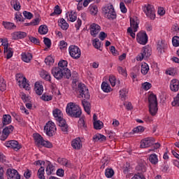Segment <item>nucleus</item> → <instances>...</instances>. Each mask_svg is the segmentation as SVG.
Instances as JSON below:
<instances>
[{
	"label": "nucleus",
	"instance_id": "5701e85b",
	"mask_svg": "<svg viewBox=\"0 0 179 179\" xmlns=\"http://www.w3.org/2000/svg\"><path fill=\"white\" fill-rule=\"evenodd\" d=\"M21 57H22V61L24 62H26L27 64H29V62H30V61H31L33 58V55H31V53L29 52H22L21 55Z\"/></svg>",
	"mask_w": 179,
	"mask_h": 179
},
{
	"label": "nucleus",
	"instance_id": "680f3d73",
	"mask_svg": "<svg viewBox=\"0 0 179 179\" xmlns=\"http://www.w3.org/2000/svg\"><path fill=\"white\" fill-rule=\"evenodd\" d=\"M127 34H129V36H131L132 38H135L136 37L135 31H134V29L132 28L129 27L127 29Z\"/></svg>",
	"mask_w": 179,
	"mask_h": 179
},
{
	"label": "nucleus",
	"instance_id": "c03bdc74",
	"mask_svg": "<svg viewBox=\"0 0 179 179\" xmlns=\"http://www.w3.org/2000/svg\"><path fill=\"white\" fill-rule=\"evenodd\" d=\"M90 12L91 15H97V12H99V9L97 8V6L92 5L90 6Z\"/></svg>",
	"mask_w": 179,
	"mask_h": 179
},
{
	"label": "nucleus",
	"instance_id": "ea45409f",
	"mask_svg": "<svg viewBox=\"0 0 179 179\" xmlns=\"http://www.w3.org/2000/svg\"><path fill=\"white\" fill-rule=\"evenodd\" d=\"M0 90L1 92L6 90V83H5V80L2 77H0Z\"/></svg>",
	"mask_w": 179,
	"mask_h": 179
},
{
	"label": "nucleus",
	"instance_id": "f8f14e48",
	"mask_svg": "<svg viewBox=\"0 0 179 179\" xmlns=\"http://www.w3.org/2000/svg\"><path fill=\"white\" fill-rule=\"evenodd\" d=\"M67 66L68 62L66 60H60L58 63L57 68H60V69L64 71V72H66L65 75H66L67 78H71V76H72V73L69 69H67Z\"/></svg>",
	"mask_w": 179,
	"mask_h": 179
},
{
	"label": "nucleus",
	"instance_id": "0e129e2a",
	"mask_svg": "<svg viewBox=\"0 0 179 179\" xmlns=\"http://www.w3.org/2000/svg\"><path fill=\"white\" fill-rule=\"evenodd\" d=\"M120 8L122 13H127V7H125L124 2H120Z\"/></svg>",
	"mask_w": 179,
	"mask_h": 179
},
{
	"label": "nucleus",
	"instance_id": "412c9836",
	"mask_svg": "<svg viewBox=\"0 0 179 179\" xmlns=\"http://www.w3.org/2000/svg\"><path fill=\"white\" fill-rule=\"evenodd\" d=\"M17 82H18L20 85L22 83L23 88L26 89V90H29V89H30L29 87L30 85H29V83H27V79L26 77H19V78H17Z\"/></svg>",
	"mask_w": 179,
	"mask_h": 179
},
{
	"label": "nucleus",
	"instance_id": "338daca9",
	"mask_svg": "<svg viewBox=\"0 0 179 179\" xmlns=\"http://www.w3.org/2000/svg\"><path fill=\"white\" fill-rule=\"evenodd\" d=\"M23 15H24V17H26V19L30 20L33 17V14L30 12L24 11Z\"/></svg>",
	"mask_w": 179,
	"mask_h": 179
},
{
	"label": "nucleus",
	"instance_id": "f3484780",
	"mask_svg": "<svg viewBox=\"0 0 179 179\" xmlns=\"http://www.w3.org/2000/svg\"><path fill=\"white\" fill-rule=\"evenodd\" d=\"M100 30H101V27L96 23H93L90 26V31L92 37H96L98 33H100Z\"/></svg>",
	"mask_w": 179,
	"mask_h": 179
},
{
	"label": "nucleus",
	"instance_id": "de8ad7c7",
	"mask_svg": "<svg viewBox=\"0 0 179 179\" xmlns=\"http://www.w3.org/2000/svg\"><path fill=\"white\" fill-rule=\"evenodd\" d=\"M62 13V10L59 8V6L57 5L55 7V10L50 14V16H54V15H61Z\"/></svg>",
	"mask_w": 179,
	"mask_h": 179
},
{
	"label": "nucleus",
	"instance_id": "a19ab883",
	"mask_svg": "<svg viewBox=\"0 0 179 179\" xmlns=\"http://www.w3.org/2000/svg\"><path fill=\"white\" fill-rule=\"evenodd\" d=\"M103 122L100 120H96L94 122V129H101L103 128Z\"/></svg>",
	"mask_w": 179,
	"mask_h": 179
},
{
	"label": "nucleus",
	"instance_id": "69168bd1",
	"mask_svg": "<svg viewBox=\"0 0 179 179\" xmlns=\"http://www.w3.org/2000/svg\"><path fill=\"white\" fill-rule=\"evenodd\" d=\"M13 8L15 9V10H20V3H19L17 0H15L14 1Z\"/></svg>",
	"mask_w": 179,
	"mask_h": 179
},
{
	"label": "nucleus",
	"instance_id": "9b49d317",
	"mask_svg": "<svg viewBox=\"0 0 179 179\" xmlns=\"http://www.w3.org/2000/svg\"><path fill=\"white\" fill-rule=\"evenodd\" d=\"M4 145L6 148L13 149V150H15V152H17V150L22 149V145L16 140L6 141Z\"/></svg>",
	"mask_w": 179,
	"mask_h": 179
},
{
	"label": "nucleus",
	"instance_id": "20e7f679",
	"mask_svg": "<svg viewBox=\"0 0 179 179\" xmlns=\"http://www.w3.org/2000/svg\"><path fill=\"white\" fill-rule=\"evenodd\" d=\"M102 11L106 19H108L109 20H114V19H117V13H115V10L114 9V6H113V4L106 6L102 8Z\"/></svg>",
	"mask_w": 179,
	"mask_h": 179
},
{
	"label": "nucleus",
	"instance_id": "4be33fe9",
	"mask_svg": "<svg viewBox=\"0 0 179 179\" xmlns=\"http://www.w3.org/2000/svg\"><path fill=\"white\" fill-rule=\"evenodd\" d=\"M170 89L171 92H178L179 80L177 79H173L170 83Z\"/></svg>",
	"mask_w": 179,
	"mask_h": 179
},
{
	"label": "nucleus",
	"instance_id": "052dcab7",
	"mask_svg": "<svg viewBox=\"0 0 179 179\" xmlns=\"http://www.w3.org/2000/svg\"><path fill=\"white\" fill-rule=\"evenodd\" d=\"M120 96L122 99V100H125V97H127V90H121L120 91Z\"/></svg>",
	"mask_w": 179,
	"mask_h": 179
},
{
	"label": "nucleus",
	"instance_id": "cd10ccee",
	"mask_svg": "<svg viewBox=\"0 0 179 179\" xmlns=\"http://www.w3.org/2000/svg\"><path fill=\"white\" fill-rule=\"evenodd\" d=\"M34 139L35 143L38 146H40V145H42L43 142L44 141V138L39 134H34Z\"/></svg>",
	"mask_w": 179,
	"mask_h": 179
},
{
	"label": "nucleus",
	"instance_id": "f257e3e1",
	"mask_svg": "<svg viewBox=\"0 0 179 179\" xmlns=\"http://www.w3.org/2000/svg\"><path fill=\"white\" fill-rule=\"evenodd\" d=\"M52 115L58 122L59 127H60L62 131L63 132H68V124H66V121L64 119L62 111L59 108H55L52 111Z\"/></svg>",
	"mask_w": 179,
	"mask_h": 179
},
{
	"label": "nucleus",
	"instance_id": "49530a36",
	"mask_svg": "<svg viewBox=\"0 0 179 179\" xmlns=\"http://www.w3.org/2000/svg\"><path fill=\"white\" fill-rule=\"evenodd\" d=\"M78 127L82 129H87V127L85 124V119L80 118V120H78Z\"/></svg>",
	"mask_w": 179,
	"mask_h": 179
},
{
	"label": "nucleus",
	"instance_id": "4c0bfd02",
	"mask_svg": "<svg viewBox=\"0 0 179 179\" xmlns=\"http://www.w3.org/2000/svg\"><path fill=\"white\" fill-rule=\"evenodd\" d=\"M148 72H149V65L146 63H142L141 73L143 75H148Z\"/></svg>",
	"mask_w": 179,
	"mask_h": 179
},
{
	"label": "nucleus",
	"instance_id": "3c124183",
	"mask_svg": "<svg viewBox=\"0 0 179 179\" xmlns=\"http://www.w3.org/2000/svg\"><path fill=\"white\" fill-rule=\"evenodd\" d=\"M45 63L46 64V65H52V64H54V59L51 56H48L45 59Z\"/></svg>",
	"mask_w": 179,
	"mask_h": 179
},
{
	"label": "nucleus",
	"instance_id": "39448f33",
	"mask_svg": "<svg viewBox=\"0 0 179 179\" xmlns=\"http://www.w3.org/2000/svg\"><path fill=\"white\" fill-rule=\"evenodd\" d=\"M52 75H53L54 78L55 79H57V80H61L62 78H66V79H69L71 77H68L66 76V73L65 70H62V69L59 67H53L51 70Z\"/></svg>",
	"mask_w": 179,
	"mask_h": 179
},
{
	"label": "nucleus",
	"instance_id": "b1692460",
	"mask_svg": "<svg viewBox=\"0 0 179 179\" xmlns=\"http://www.w3.org/2000/svg\"><path fill=\"white\" fill-rule=\"evenodd\" d=\"M34 91L38 96H41L43 92H44V87H43V85L40 84V83L36 82L34 85Z\"/></svg>",
	"mask_w": 179,
	"mask_h": 179
},
{
	"label": "nucleus",
	"instance_id": "e2e57ef3",
	"mask_svg": "<svg viewBox=\"0 0 179 179\" xmlns=\"http://www.w3.org/2000/svg\"><path fill=\"white\" fill-rule=\"evenodd\" d=\"M68 46V43L65 42L64 41H61L59 43V48L62 50H65L66 47Z\"/></svg>",
	"mask_w": 179,
	"mask_h": 179
},
{
	"label": "nucleus",
	"instance_id": "c9c22d12",
	"mask_svg": "<svg viewBox=\"0 0 179 179\" xmlns=\"http://www.w3.org/2000/svg\"><path fill=\"white\" fill-rule=\"evenodd\" d=\"M149 160L151 164H157L159 163V159L157 158V155L156 154H152L149 156Z\"/></svg>",
	"mask_w": 179,
	"mask_h": 179
},
{
	"label": "nucleus",
	"instance_id": "7ed1b4c3",
	"mask_svg": "<svg viewBox=\"0 0 179 179\" xmlns=\"http://www.w3.org/2000/svg\"><path fill=\"white\" fill-rule=\"evenodd\" d=\"M148 103L150 114L153 117L157 114V111L159 110V108H157V97L155 94H150L148 97Z\"/></svg>",
	"mask_w": 179,
	"mask_h": 179
},
{
	"label": "nucleus",
	"instance_id": "5fc2aeb1",
	"mask_svg": "<svg viewBox=\"0 0 179 179\" xmlns=\"http://www.w3.org/2000/svg\"><path fill=\"white\" fill-rule=\"evenodd\" d=\"M41 146H44L45 148H52V143L48 141L43 140Z\"/></svg>",
	"mask_w": 179,
	"mask_h": 179
},
{
	"label": "nucleus",
	"instance_id": "a211bd4d",
	"mask_svg": "<svg viewBox=\"0 0 179 179\" xmlns=\"http://www.w3.org/2000/svg\"><path fill=\"white\" fill-rule=\"evenodd\" d=\"M130 26L131 29H132L134 32L138 31L139 27V20L138 19V17L134 16L130 17Z\"/></svg>",
	"mask_w": 179,
	"mask_h": 179
},
{
	"label": "nucleus",
	"instance_id": "2eb2a0df",
	"mask_svg": "<svg viewBox=\"0 0 179 179\" xmlns=\"http://www.w3.org/2000/svg\"><path fill=\"white\" fill-rule=\"evenodd\" d=\"M153 143H155V138L152 137H148L141 140L140 148H141V149L150 148V146H152Z\"/></svg>",
	"mask_w": 179,
	"mask_h": 179
},
{
	"label": "nucleus",
	"instance_id": "6e6552de",
	"mask_svg": "<svg viewBox=\"0 0 179 179\" xmlns=\"http://www.w3.org/2000/svg\"><path fill=\"white\" fill-rule=\"evenodd\" d=\"M152 55V48L146 45L144 46L141 53L137 56V61H142L145 58H149Z\"/></svg>",
	"mask_w": 179,
	"mask_h": 179
},
{
	"label": "nucleus",
	"instance_id": "a878e982",
	"mask_svg": "<svg viewBox=\"0 0 179 179\" xmlns=\"http://www.w3.org/2000/svg\"><path fill=\"white\" fill-rule=\"evenodd\" d=\"M106 137L100 134H95L92 138L93 142H106Z\"/></svg>",
	"mask_w": 179,
	"mask_h": 179
},
{
	"label": "nucleus",
	"instance_id": "a18cd8bd",
	"mask_svg": "<svg viewBox=\"0 0 179 179\" xmlns=\"http://www.w3.org/2000/svg\"><path fill=\"white\" fill-rule=\"evenodd\" d=\"M105 175L107 178H111L114 176V170L113 169H107L105 171Z\"/></svg>",
	"mask_w": 179,
	"mask_h": 179
},
{
	"label": "nucleus",
	"instance_id": "37998d69",
	"mask_svg": "<svg viewBox=\"0 0 179 179\" xmlns=\"http://www.w3.org/2000/svg\"><path fill=\"white\" fill-rule=\"evenodd\" d=\"M44 167L41 166L38 170V177L39 179H45V176H44Z\"/></svg>",
	"mask_w": 179,
	"mask_h": 179
},
{
	"label": "nucleus",
	"instance_id": "6e6d98bb",
	"mask_svg": "<svg viewBox=\"0 0 179 179\" xmlns=\"http://www.w3.org/2000/svg\"><path fill=\"white\" fill-rule=\"evenodd\" d=\"M172 106L173 107L178 106L179 107V94L174 98L173 101L172 102Z\"/></svg>",
	"mask_w": 179,
	"mask_h": 179
},
{
	"label": "nucleus",
	"instance_id": "aec40b11",
	"mask_svg": "<svg viewBox=\"0 0 179 179\" xmlns=\"http://www.w3.org/2000/svg\"><path fill=\"white\" fill-rule=\"evenodd\" d=\"M71 146L73 149H76L77 150L82 149L83 145L80 138H76V139H73L71 142Z\"/></svg>",
	"mask_w": 179,
	"mask_h": 179
},
{
	"label": "nucleus",
	"instance_id": "8fccbe9b",
	"mask_svg": "<svg viewBox=\"0 0 179 179\" xmlns=\"http://www.w3.org/2000/svg\"><path fill=\"white\" fill-rule=\"evenodd\" d=\"M41 99L43 100V101H51V100H52V96L45 93L42 95Z\"/></svg>",
	"mask_w": 179,
	"mask_h": 179
},
{
	"label": "nucleus",
	"instance_id": "f03ea898",
	"mask_svg": "<svg viewBox=\"0 0 179 179\" xmlns=\"http://www.w3.org/2000/svg\"><path fill=\"white\" fill-rule=\"evenodd\" d=\"M66 112L69 117H73V118H80V115H82V110L80 109V107L73 103L67 104Z\"/></svg>",
	"mask_w": 179,
	"mask_h": 179
},
{
	"label": "nucleus",
	"instance_id": "4d7b16f0",
	"mask_svg": "<svg viewBox=\"0 0 179 179\" xmlns=\"http://www.w3.org/2000/svg\"><path fill=\"white\" fill-rule=\"evenodd\" d=\"M142 87L144 90H149L152 87V84L148 82H145L142 84Z\"/></svg>",
	"mask_w": 179,
	"mask_h": 179
},
{
	"label": "nucleus",
	"instance_id": "423d86ee",
	"mask_svg": "<svg viewBox=\"0 0 179 179\" xmlns=\"http://www.w3.org/2000/svg\"><path fill=\"white\" fill-rule=\"evenodd\" d=\"M143 12L145 13L147 17H149L152 20L156 17V10L155 7L151 4H145L143 6Z\"/></svg>",
	"mask_w": 179,
	"mask_h": 179
},
{
	"label": "nucleus",
	"instance_id": "c85d7f7f",
	"mask_svg": "<svg viewBox=\"0 0 179 179\" xmlns=\"http://www.w3.org/2000/svg\"><path fill=\"white\" fill-rule=\"evenodd\" d=\"M58 25L62 30H68L69 27V24L66 23V21L64 18H61L58 21Z\"/></svg>",
	"mask_w": 179,
	"mask_h": 179
},
{
	"label": "nucleus",
	"instance_id": "9d476101",
	"mask_svg": "<svg viewBox=\"0 0 179 179\" xmlns=\"http://www.w3.org/2000/svg\"><path fill=\"white\" fill-rule=\"evenodd\" d=\"M44 131L48 136H54V135H55V132H57L55 124L49 121L44 127Z\"/></svg>",
	"mask_w": 179,
	"mask_h": 179
},
{
	"label": "nucleus",
	"instance_id": "7c9ffc66",
	"mask_svg": "<svg viewBox=\"0 0 179 179\" xmlns=\"http://www.w3.org/2000/svg\"><path fill=\"white\" fill-rule=\"evenodd\" d=\"M136 170L140 173H146V164L145 162H140L136 166Z\"/></svg>",
	"mask_w": 179,
	"mask_h": 179
},
{
	"label": "nucleus",
	"instance_id": "09e8293b",
	"mask_svg": "<svg viewBox=\"0 0 179 179\" xmlns=\"http://www.w3.org/2000/svg\"><path fill=\"white\" fill-rule=\"evenodd\" d=\"M78 19L76 13L71 12L69 15V20L70 22H75Z\"/></svg>",
	"mask_w": 179,
	"mask_h": 179
},
{
	"label": "nucleus",
	"instance_id": "393cba45",
	"mask_svg": "<svg viewBox=\"0 0 179 179\" xmlns=\"http://www.w3.org/2000/svg\"><path fill=\"white\" fill-rule=\"evenodd\" d=\"M166 47H167V45L165 44L164 41L161 40L158 41V43L157 45V50L158 52H160V54H163V52H164V50H166Z\"/></svg>",
	"mask_w": 179,
	"mask_h": 179
},
{
	"label": "nucleus",
	"instance_id": "bb28decb",
	"mask_svg": "<svg viewBox=\"0 0 179 179\" xmlns=\"http://www.w3.org/2000/svg\"><path fill=\"white\" fill-rule=\"evenodd\" d=\"M2 24L6 30H15L16 29V25L13 22L3 21Z\"/></svg>",
	"mask_w": 179,
	"mask_h": 179
},
{
	"label": "nucleus",
	"instance_id": "e433bc0d",
	"mask_svg": "<svg viewBox=\"0 0 179 179\" xmlns=\"http://www.w3.org/2000/svg\"><path fill=\"white\" fill-rule=\"evenodd\" d=\"M4 54H6L7 59H10L13 57V50L11 48H7L4 49Z\"/></svg>",
	"mask_w": 179,
	"mask_h": 179
},
{
	"label": "nucleus",
	"instance_id": "473e14b6",
	"mask_svg": "<svg viewBox=\"0 0 179 179\" xmlns=\"http://www.w3.org/2000/svg\"><path fill=\"white\" fill-rule=\"evenodd\" d=\"M54 170H55V167L51 162H48V165L46 166V174L48 176H51L54 173Z\"/></svg>",
	"mask_w": 179,
	"mask_h": 179
},
{
	"label": "nucleus",
	"instance_id": "2f4dec72",
	"mask_svg": "<svg viewBox=\"0 0 179 179\" xmlns=\"http://www.w3.org/2000/svg\"><path fill=\"white\" fill-rule=\"evenodd\" d=\"M12 122V117L10 115H3L2 118L3 125H9Z\"/></svg>",
	"mask_w": 179,
	"mask_h": 179
},
{
	"label": "nucleus",
	"instance_id": "dca6fc26",
	"mask_svg": "<svg viewBox=\"0 0 179 179\" xmlns=\"http://www.w3.org/2000/svg\"><path fill=\"white\" fill-rule=\"evenodd\" d=\"M6 175L8 179H20V175L15 169H7Z\"/></svg>",
	"mask_w": 179,
	"mask_h": 179
},
{
	"label": "nucleus",
	"instance_id": "c756f323",
	"mask_svg": "<svg viewBox=\"0 0 179 179\" xmlns=\"http://www.w3.org/2000/svg\"><path fill=\"white\" fill-rule=\"evenodd\" d=\"M87 99H85L84 100L82 101V104L84 107L85 111L90 115V102L86 101Z\"/></svg>",
	"mask_w": 179,
	"mask_h": 179
},
{
	"label": "nucleus",
	"instance_id": "13d9d810",
	"mask_svg": "<svg viewBox=\"0 0 179 179\" xmlns=\"http://www.w3.org/2000/svg\"><path fill=\"white\" fill-rule=\"evenodd\" d=\"M117 79L115 78V76H110L109 77V82L111 85V86H113V87H114V86H115V82H116Z\"/></svg>",
	"mask_w": 179,
	"mask_h": 179
},
{
	"label": "nucleus",
	"instance_id": "4468645a",
	"mask_svg": "<svg viewBox=\"0 0 179 179\" xmlns=\"http://www.w3.org/2000/svg\"><path fill=\"white\" fill-rule=\"evenodd\" d=\"M136 41L141 45H146L148 44V34L145 32H139L136 35Z\"/></svg>",
	"mask_w": 179,
	"mask_h": 179
},
{
	"label": "nucleus",
	"instance_id": "58836bf2",
	"mask_svg": "<svg viewBox=\"0 0 179 179\" xmlns=\"http://www.w3.org/2000/svg\"><path fill=\"white\" fill-rule=\"evenodd\" d=\"M38 33L40 34H47L48 33V27L46 25H41L38 28Z\"/></svg>",
	"mask_w": 179,
	"mask_h": 179
},
{
	"label": "nucleus",
	"instance_id": "0eeeda50",
	"mask_svg": "<svg viewBox=\"0 0 179 179\" xmlns=\"http://www.w3.org/2000/svg\"><path fill=\"white\" fill-rule=\"evenodd\" d=\"M78 91L80 93V96H81L83 99H85L86 100H89V99H90V92H89V88H87L85 84H78Z\"/></svg>",
	"mask_w": 179,
	"mask_h": 179
},
{
	"label": "nucleus",
	"instance_id": "6ab92c4d",
	"mask_svg": "<svg viewBox=\"0 0 179 179\" xmlns=\"http://www.w3.org/2000/svg\"><path fill=\"white\" fill-rule=\"evenodd\" d=\"M13 40H20L27 36V34L24 31H15L11 34Z\"/></svg>",
	"mask_w": 179,
	"mask_h": 179
},
{
	"label": "nucleus",
	"instance_id": "f704fd0d",
	"mask_svg": "<svg viewBox=\"0 0 179 179\" xmlns=\"http://www.w3.org/2000/svg\"><path fill=\"white\" fill-rule=\"evenodd\" d=\"M101 89L105 93H110L111 92V87L106 82L102 83Z\"/></svg>",
	"mask_w": 179,
	"mask_h": 179
},
{
	"label": "nucleus",
	"instance_id": "1a4fd4ad",
	"mask_svg": "<svg viewBox=\"0 0 179 179\" xmlns=\"http://www.w3.org/2000/svg\"><path fill=\"white\" fill-rule=\"evenodd\" d=\"M69 52L70 54L71 57L73 58V59H79L82 54L79 47L75 45H71L69 46Z\"/></svg>",
	"mask_w": 179,
	"mask_h": 179
},
{
	"label": "nucleus",
	"instance_id": "79ce46f5",
	"mask_svg": "<svg viewBox=\"0 0 179 179\" xmlns=\"http://www.w3.org/2000/svg\"><path fill=\"white\" fill-rule=\"evenodd\" d=\"M92 45H94V48H96V50H100V48L101 47V42L99 38H95L93 41Z\"/></svg>",
	"mask_w": 179,
	"mask_h": 179
},
{
	"label": "nucleus",
	"instance_id": "ddd939ff",
	"mask_svg": "<svg viewBox=\"0 0 179 179\" xmlns=\"http://www.w3.org/2000/svg\"><path fill=\"white\" fill-rule=\"evenodd\" d=\"M13 129H15V128L12 125L5 127L2 131L1 136H0L1 141H6V139H8V136L13 132Z\"/></svg>",
	"mask_w": 179,
	"mask_h": 179
},
{
	"label": "nucleus",
	"instance_id": "72a5a7b5",
	"mask_svg": "<svg viewBox=\"0 0 179 179\" xmlns=\"http://www.w3.org/2000/svg\"><path fill=\"white\" fill-rule=\"evenodd\" d=\"M41 76L43 78V79H45V80H48V82H51V76L50 75V73L45 71H41Z\"/></svg>",
	"mask_w": 179,
	"mask_h": 179
},
{
	"label": "nucleus",
	"instance_id": "603ef678",
	"mask_svg": "<svg viewBox=\"0 0 179 179\" xmlns=\"http://www.w3.org/2000/svg\"><path fill=\"white\" fill-rule=\"evenodd\" d=\"M172 44L173 47H179V36H174L172 38Z\"/></svg>",
	"mask_w": 179,
	"mask_h": 179
},
{
	"label": "nucleus",
	"instance_id": "774afa93",
	"mask_svg": "<svg viewBox=\"0 0 179 179\" xmlns=\"http://www.w3.org/2000/svg\"><path fill=\"white\" fill-rule=\"evenodd\" d=\"M29 40L31 43H34V44H36L37 45H38V44H40V40H38V38L31 36L29 37Z\"/></svg>",
	"mask_w": 179,
	"mask_h": 179
},
{
	"label": "nucleus",
	"instance_id": "864d4df0",
	"mask_svg": "<svg viewBox=\"0 0 179 179\" xmlns=\"http://www.w3.org/2000/svg\"><path fill=\"white\" fill-rule=\"evenodd\" d=\"M143 131H145V127H143V126H138L137 127H136L133 129V132H134V134H138L139 132H143Z\"/></svg>",
	"mask_w": 179,
	"mask_h": 179
},
{
	"label": "nucleus",
	"instance_id": "bf43d9fd",
	"mask_svg": "<svg viewBox=\"0 0 179 179\" xmlns=\"http://www.w3.org/2000/svg\"><path fill=\"white\" fill-rule=\"evenodd\" d=\"M43 43H44L45 45H46V47H48V48H50L51 39H50L48 38H44Z\"/></svg>",
	"mask_w": 179,
	"mask_h": 179
}]
</instances>
